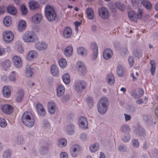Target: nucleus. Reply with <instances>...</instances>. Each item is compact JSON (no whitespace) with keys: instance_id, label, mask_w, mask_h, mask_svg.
<instances>
[{"instance_id":"aec40b11","label":"nucleus","mask_w":158,"mask_h":158,"mask_svg":"<svg viewBox=\"0 0 158 158\" xmlns=\"http://www.w3.org/2000/svg\"><path fill=\"white\" fill-rule=\"evenodd\" d=\"M56 107L55 104L53 101H51L48 104V109L49 112L51 114H53L55 113Z\"/></svg>"},{"instance_id":"bf43d9fd","label":"nucleus","mask_w":158,"mask_h":158,"mask_svg":"<svg viewBox=\"0 0 158 158\" xmlns=\"http://www.w3.org/2000/svg\"><path fill=\"white\" fill-rule=\"evenodd\" d=\"M128 61L129 64L131 66H132L134 63V60L133 58L131 57H130L128 59Z\"/></svg>"},{"instance_id":"a19ab883","label":"nucleus","mask_w":158,"mask_h":158,"mask_svg":"<svg viewBox=\"0 0 158 158\" xmlns=\"http://www.w3.org/2000/svg\"><path fill=\"white\" fill-rule=\"evenodd\" d=\"M117 74L119 77H122L123 75V71L122 66L119 65L117 68Z\"/></svg>"},{"instance_id":"c03bdc74","label":"nucleus","mask_w":158,"mask_h":158,"mask_svg":"<svg viewBox=\"0 0 158 158\" xmlns=\"http://www.w3.org/2000/svg\"><path fill=\"white\" fill-rule=\"evenodd\" d=\"M141 2V0H131L132 4L135 8L138 7Z\"/></svg>"},{"instance_id":"c756f323","label":"nucleus","mask_w":158,"mask_h":158,"mask_svg":"<svg viewBox=\"0 0 158 158\" xmlns=\"http://www.w3.org/2000/svg\"><path fill=\"white\" fill-rule=\"evenodd\" d=\"M3 23L4 25L7 27L10 26L12 23V19L9 16H6L3 19Z\"/></svg>"},{"instance_id":"774afa93","label":"nucleus","mask_w":158,"mask_h":158,"mask_svg":"<svg viewBox=\"0 0 158 158\" xmlns=\"http://www.w3.org/2000/svg\"><path fill=\"white\" fill-rule=\"evenodd\" d=\"M124 115L125 116V119L126 121L129 120L131 119V116L130 115L125 114H124Z\"/></svg>"},{"instance_id":"0e129e2a","label":"nucleus","mask_w":158,"mask_h":158,"mask_svg":"<svg viewBox=\"0 0 158 158\" xmlns=\"http://www.w3.org/2000/svg\"><path fill=\"white\" fill-rule=\"evenodd\" d=\"M130 139V136L129 134H128L127 136H125L123 138L124 141L127 142Z\"/></svg>"},{"instance_id":"7ed1b4c3","label":"nucleus","mask_w":158,"mask_h":158,"mask_svg":"<svg viewBox=\"0 0 158 158\" xmlns=\"http://www.w3.org/2000/svg\"><path fill=\"white\" fill-rule=\"evenodd\" d=\"M23 39L25 42H35L37 40L36 34L34 32L28 31L26 32L23 36Z\"/></svg>"},{"instance_id":"cd10ccee","label":"nucleus","mask_w":158,"mask_h":158,"mask_svg":"<svg viewBox=\"0 0 158 158\" xmlns=\"http://www.w3.org/2000/svg\"><path fill=\"white\" fill-rule=\"evenodd\" d=\"M26 27V23L23 20L20 21L19 23L18 26V29L20 31H23Z\"/></svg>"},{"instance_id":"412c9836","label":"nucleus","mask_w":158,"mask_h":158,"mask_svg":"<svg viewBox=\"0 0 158 158\" xmlns=\"http://www.w3.org/2000/svg\"><path fill=\"white\" fill-rule=\"evenodd\" d=\"M51 71L52 75L54 76L57 77L59 74L58 68L55 64H53L51 66Z\"/></svg>"},{"instance_id":"473e14b6","label":"nucleus","mask_w":158,"mask_h":158,"mask_svg":"<svg viewBox=\"0 0 158 158\" xmlns=\"http://www.w3.org/2000/svg\"><path fill=\"white\" fill-rule=\"evenodd\" d=\"M24 95V93L23 90L20 89L17 94L16 101L18 102L21 101L22 98Z\"/></svg>"},{"instance_id":"f8f14e48","label":"nucleus","mask_w":158,"mask_h":158,"mask_svg":"<svg viewBox=\"0 0 158 158\" xmlns=\"http://www.w3.org/2000/svg\"><path fill=\"white\" fill-rule=\"evenodd\" d=\"M91 48H93V50L92 59L93 60H95L97 58L98 55V46L96 43H93L91 44Z\"/></svg>"},{"instance_id":"9d476101","label":"nucleus","mask_w":158,"mask_h":158,"mask_svg":"<svg viewBox=\"0 0 158 158\" xmlns=\"http://www.w3.org/2000/svg\"><path fill=\"white\" fill-rule=\"evenodd\" d=\"M79 124L80 127L85 129L88 127V122L86 119L84 117H80L79 120Z\"/></svg>"},{"instance_id":"a18cd8bd","label":"nucleus","mask_w":158,"mask_h":158,"mask_svg":"<svg viewBox=\"0 0 158 158\" xmlns=\"http://www.w3.org/2000/svg\"><path fill=\"white\" fill-rule=\"evenodd\" d=\"M121 130L122 132L128 133L129 132L130 129L128 126L126 125H124L121 127Z\"/></svg>"},{"instance_id":"338daca9","label":"nucleus","mask_w":158,"mask_h":158,"mask_svg":"<svg viewBox=\"0 0 158 158\" xmlns=\"http://www.w3.org/2000/svg\"><path fill=\"white\" fill-rule=\"evenodd\" d=\"M5 49L0 47V56L3 55L5 53Z\"/></svg>"},{"instance_id":"ddd939ff","label":"nucleus","mask_w":158,"mask_h":158,"mask_svg":"<svg viewBox=\"0 0 158 158\" xmlns=\"http://www.w3.org/2000/svg\"><path fill=\"white\" fill-rule=\"evenodd\" d=\"M112 55V51L109 48H106L104 50L103 53V56L104 58L106 60H108L110 59Z\"/></svg>"},{"instance_id":"ea45409f","label":"nucleus","mask_w":158,"mask_h":158,"mask_svg":"<svg viewBox=\"0 0 158 158\" xmlns=\"http://www.w3.org/2000/svg\"><path fill=\"white\" fill-rule=\"evenodd\" d=\"M77 52L79 55L83 56L86 54V51L84 48L80 47L77 48Z\"/></svg>"},{"instance_id":"603ef678","label":"nucleus","mask_w":158,"mask_h":158,"mask_svg":"<svg viewBox=\"0 0 158 158\" xmlns=\"http://www.w3.org/2000/svg\"><path fill=\"white\" fill-rule=\"evenodd\" d=\"M11 156V153L9 150H7L4 153L3 157V158H10Z\"/></svg>"},{"instance_id":"3c124183","label":"nucleus","mask_w":158,"mask_h":158,"mask_svg":"<svg viewBox=\"0 0 158 158\" xmlns=\"http://www.w3.org/2000/svg\"><path fill=\"white\" fill-rule=\"evenodd\" d=\"M87 102L90 108L93 106L94 103L93 101V99L91 97H87Z\"/></svg>"},{"instance_id":"6e6d98bb","label":"nucleus","mask_w":158,"mask_h":158,"mask_svg":"<svg viewBox=\"0 0 158 158\" xmlns=\"http://www.w3.org/2000/svg\"><path fill=\"white\" fill-rule=\"evenodd\" d=\"M134 56L137 57L138 59L141 57V52L140 50H137L136 51H135L133 52Z\"/></svg>"},{"instance_id":"4be33fe9","label":"nucleus","mask_w":158,"mask_h":158,"mask_svg":"<svg viewBox=\"0 0 158 158\" xmlns=\"http://www.w3.org/2000/svg\"><path fill=\"white\" fill-rule=\"evenodd\" d=\"M37 56V53L36 51H31L27 56L26 58L28 60H31L36 58Z\"/></svg>"},{"instance_id":"39448f33","label":"nucleus","mask_w":158,"mask_h":158,"mask_svg":"<svg viewBox=\"0 0 158 158\" xmlns=\"http://www.w3.org/2000/svg\"><path fill=\"white\" fill-rule=\"evenodd\" d=\"M86 86V82L82 80L77 81L74 85L75 89L78 92H81L83 91Z\"/></svg>"},{"instance_id":"4c0bfd02","label":"nucleus","mask_w":158,"mask_h":158,"mask_svg":"<svg viewBox=\"0 0 158 158\" xmlns=\"http://www.w3.org/2000/svg\"><path fill=\"white\" fill-rule=\"evenodd\" d=\"M141 3L143 6L147 9H150L152 8L151 4L147 0H144L142 1Z\"/></svg>"},{"instance_id":"20e7f679","label":"nucleus","mask_w":158,"mask_h":158,"mask_svg":"<svg viewBox=\"0 0 158 158\" xmlns=\"http://www.w3.org/2000/svg\"><path fill=\"white\" fill-rule=\"evenodd\" d=\"M46 17L49 21L54 20L56 17V14L54 9L49 5H47L45 8Z\"/></svg>"},{"instance_id":"5fc2aeb1","label":"nucleus","mask_w":158,"mask_h":158,"mask_svg":"<svg viewBox=\"0 0 158 158\" xmlns=\"http://www.w3.org/2000/svg\"><path fill=\"white\" fill-rule=\"evenodd\" d=\"M21 9L23 14L25 15L27 12V10L24 5H23L21 6Z\"/></svg>"},{"instance_id":"a878e982","label":"nucleus","mask_w":158,"mask_h":158,"mask_svg":"<svg viewBox=\"0 0 158 158\" xmlns=\"http://www.w3.org/2000/svg\"><path fill=\"white\" fill-rule=\"evenodd\" d=\"M128 16L130 19L131 21L134 22H137V19L135 13L132 11H130L128 13Z\"/></svg>"},{"instance_id":"c9c22d12","label":"nucleus","mask_w":158,"mask_h":158,"mask_svg":"<svg viewBox=\"0 0 158 158\" xmlns=\"http://www.w3.org/2000/svg\"><path fill=\"white\" fill-rule=\"evenodd\" d=\"M62 79L65 84H69L70 81V78L69 74L67 73L64 74L62 77Z\"/></svg>"},{"instance_id":"5701e85b","label":"nucleus","mask_w":158,"mask_h":158,"mask_svg":"<svg viewBox=\"0 0 158 158\" xmlns=\"http://www.w3.org/2000/svg\"><path fill=\"white\" fill-rule=\"evenodd\" d=\"M42 18V16L41 14H37L32 17V20L35 23H40Z\"/></svg>"},{"instance_id":"6ab92c4d","label":"nucleus","mask_w":158,"mask_h":158,"mask_svg":"<svg viewBox=\"0 0 158 158\" xmlns=\"http://www.w3.org/2000/svg\"><path fill=\"white\" fill-rule=\"evenodd\" d=\"M65 88L61 85H59L56 88L57 95L58 97L62 96L65 92Z\"/></svg>"},{"instance_id":"680f3d73","label":"nucleus","mask_w":158,"mask_h":158,"mask_svg":"<svg viewBox=\"0 0 158 158\" xmlns=\"http://www.w3.org/2000/svg\"><path fill=\"white\" fill-rule=\"evenodd\" d=\"M144 94V91L143 90L141 89H139L138 91V95H139V98L142 96Z\"/></svg>"},{"instance_id":"4468645a","label":"nucleus","mask_w":158,"mask_h":158,"mask_svg":"<svg viewBox=\"0 0 158 158\" xmlns=\"http://www.w3.org/2000/svg\"><path fill=\"white\" fill-rule=\"evenodd\" d=\"M28 6L31 10H35L39 8L40 5L37 2L31 0L29 2Z\"/></svg>"},{"instance_id":"f257e3e1","label":"nucleus","mask_w":158,"mask_h":158,"mask_svg":"<svg viewBox=\"0 0 158 158\" xmlns=\"http://www.w3.org/2000/svg\"><path fill=\"white\" fill-rule=\"evenodd\" d=\"M108 106V99L105 97H102L98 102V111L101 114L105 113L107 110Z\"/></svg>"},{"instance_id":"dca6fc26","label":"nucleus","mask_w":158,"mask_h":158,"mask_svg":"<svg viewBox=\"0 0 158 158\" xmlns=\"http://www.w3.org/2000/svg\"><path fill=\"white\" fill-rule=\"evenodd\" d=\"M78 70L81 74L84 75L86 72V68L83 62L80 61L77 63Z\"/></svg>"},{"instance_id":"09e8293b","label":"nucleus","mask_w":158,"mask_h":158,"mask_svg":"<svg viewBox=\"0 0 158 158\" xmlns=\"http://www.w3.org/2000/svg\"><path fill=\"white\" fill-rule=\"evenodd\" d=\"M115 5L121 11H123L124 9V5L120 2H117L115 3Z\"/></svg>"},{"instance_id":"2eb2a0df","label":"nucleus","mask_w":158,"mask_h":158,"mask_svg":"<svg viewBox=\"0 0 158 158\" xmlns=\"http://www.w3.org/2000/svg\"><path fill=\"white\" fill-rule=\"evenodd\" d=\"M36 108L37 112L40 115L43 116L45 115L46 111L41 104H37L36 105Z\"/></svg>"},{"instance_id":"e433bc0d","label":"nucleus","mask_w":158,"mask_h":158,"mask_svg":"<svg viewBox=\"0 0 158 158\" xmlns=\"http://www.w3.org/2000/svg\"><path fill=\"white\" fill-rule=\"evenodd\" d=\"M74 126L73 124H70L67 127L66 131L68 134H72L73 133Z\"/></svg>"},{"instance_id":"de8ad7c7","label":"nucleus","mask_w":158,"mask_h":158,"mask_svg":"<svg viewBox=\"0 0 158 158\" xmlns=\"http://www.w3.org/2000/svg\"><path fill=\"white\" fill-rule=\"evenodd\" d=\"M151 158H158V150L156 149L150 153Z\"/></svg>"},{"instance_id":"f704fd0d","label":"nucleus","mask_w":158,"mask_h":158,"mask_svg":"<svg viewBox=\"0 0 158 158\" xmlns=\"http://www.w3.org/2000/svg\"><path fill=\"white\" fill-rule=\"evenodd\" d=\"M99 148V144L97 143L92 144L90 147V151L92 152H95L98 150Z\"/></svg>"},{"instance_id":"37998d69","label":"nucleus","mask_w":158,"mask_h":158,"mask_svg":"<svg viewBox=\"0 0 158 158\" xmlns=\"http://www.w3.org/2000/svg\"><path fill=\"white\" fill-rule=\"evenodd\" d=\"M67 144V141L65 139H61L59 141V146L62 147L66 146Z\"/></svg>"},{"instance_id":"a211bd4d","label":"nucleus","mask_w":158,"mask_h":158,"mask_svg":"<svg viewBox=\"0 0 158 158\" xmlns=\"http://www.w3.org/2000/svg\"><path fill=\"white\" fill-rule=\"evenodd\" d=\"M72 33V31L71 28L69 27H67L64 30L63 35L64 38H68L71 36Z\"/></svg>"},{"instance_id":"7c9ffc66","label":"nucleus","mask_w":158,"mask_h":158,"mask_svg":"<svg viewBox=\"0 0 158 158\" xmlns=\"http://www.w3.org/2000/svg\"><path fill=\"white\" fill-rule=\"evenodd\" d=\"M2 93L4 96L6 97H8L10 95V91L9 88L6 86L3 87Z\"/></svg>"},{"instance_id":"49530a36","label":"nucleus","mask_w":158,"mask_h":158,"mask_svg":"<svg viewBox=\"0 0 158 158\" xmlns=\"http://www.w3.org/2000/svg\"><path fill=\"white\" fill-rule=\"evenodd\" d=\"M143 10L142 9H139L136 14L137 19H141L143 16Z\"/></svg>"},{"instance_id":"423d86ee","label":"nucleus","mask_w":158,"mask_h":158,"mask_svg":"<svg viewBox=\"0 0 158 158\" xmlns=\"http://www.w3.org/2000/svg\"><path fill=\"white\" fill-rule=\"evenodd\" d=\"M98 13L99 16L102 19H107L109 17V11L107 8L104 7H102L99 9Z\"/></svg>"},{"instance_id":"2f4dec72","label":"nucleus","mask_w":158,"mask_h":158,"mask_svg":"<svg viewBox=\"0 0 158 158\" xmlns=\"http://www.w3.org/2000/svg\"><path fill=\"white\" fill-rule=\"evenodd\" d=\"M12 64L11 62L9 60H6L3 63L2 66L5 70L9 69Z\"/></svg>"},{"instance_id":"72a5a7b5","label":"nucleus","mask_w":158,"mask_h":158,"mask_svg":"<svg viewBox=\"0 0 158 158\" xmlns=\"http://www.w3.org/2000/svg\"><path fill=\"white\" fill-rule=\"evenodd\" d=\"M107 78V82L109 84L112 85L114 83V79L112 74H109Z\"/></svg>"},{"instance_id":"1a4fd4ad","label":"nucleus","mask_w":158,"mask_h":158,"mask_svg":"<svg viewBox=\"0 0 158 158\" xmlns=\"http://www.w3.org/2000/svg\"><path fill=\"white\" fill-rule=\"evenodd\" d=\"M14 65L17 68L21 67L22 65V62L21 58L18 56H15L12 59Z\"/></svg>"},{"instance_id":"e2e57ef3","label":"nucleus","mask_w":158,"mask_h":158,"mask_svg":"<svg viewBox=\"0 0 158 158\" xmlns=\"http://www.w3.org/2000/svg\"><path fill=\"white\" fill-rule=\"evenodd\" d=\"M68 155L65 152H62L60 154V158H68Z\"/></svg>"},{"instance_id":"6e6552de","label":"nucleus","mask_w":158,"mask_h":158,"mask_svg":"<svg viewBox=\"0 0 158 158\" xmlns=\"http://www.w3.org/2000/svg\"><path fill=\"white\" fill-rule=\"evenodd\" d=\"M81 150V147L77 144L72 145L70 148V151L71 155L73 157L77 156L78 152Z\"/></svg>"},{"instance_id":"864d4df0","label":"nucleus","mask_w":158,"mask_h":158,"mask_svg":"<svg viewBox=\"0 0 158 158\" xmlns=\"http://www.w3.org/2000/svg\"><path fill=\"white\" fill-rule=\"evenodd\" d=\"M10 80L11 81H14L15 79V73L13 71L12 72L11 74L10 75L9 77Z\"/></svg>"},{"instance_id":"58836bf2","label":"nucleus","mask_w":158,"mask_h":158,"mask_svg":"<svg viewBox=\"0 0 158 158\" xmlns=\"http://www.w3.org/2000/svg\"><path fill=\"white\" fill-rule=\"evenodd\" d=\"M151 64V74L152 75H154L156 70V64L154 60H152L150 61Z\"/></svg>"},{"instance_id":"b1692460","label":"nucleus","mask_w":158,"mask_h":158,"mask_svg":"<svg viewBox=\"0 0 158 158\" xmlns=\"http://www.w3.org/2000/svg\"><path fill=\"white\" fill-rule=\"evenodd\" d=\"M73 52V47L71 46H68L65 48L64 53L66 56H70L72 54Z\"/></svg>"},{"instance_id":"4d7b16f0","label":"nucleus","mask_w":158,"mask_h":158,"mask_svg":"<svg viewBox=\"0 0 158 158\" xmlns=\"http://www.w3.org/2000/svg\"><path fill=\"white\" fill-rule=\"evenodd\" d=\"M144 131V130L143 128H139L138 130H137L136 134L138 135H141L143 134Z\"/></svg>"},{"instance_id":"79ce46f5","label":"nucleus","mask_w":158,"mask_h":158,"mask_svg":"<svg viewBox=\"0 0 158 158\" xmlns=\"http://www.w3.org/2000/svg\"><path fill=\"white\" fill-rule=\"evenodd\" d=\"M59 64L60 67L64 68L67 65V63L66 60L64 59H60L59 61Z\"/></svg>"},{"instance_id":"f3484780","label":"nucleus","mask_w":158,"mask_h":158,"mask_svg":"<svg viewBox=\"0 0 158 158\" xmlns=\"http://www.w3.org/2000/svg\"><path fill=\"white\" fill-rule=\"evenodd\" d=\"M35 47L38 50H43L47 48L48 45L44 42H39L35 44Z\"/></svg>"},{"instance_id":"0eeeda50","label":"nucleus","mask_w":158,"mask_h":158,"mask_svg":"<svg viewBox=\"0 0 158 158\" xmlns=\"http://www.w3.org/2000/svg\"><path fill=\"white\" fill-rule=\"evenodd\" d=\"M3 38L6 42L12 41L14 39V35L10 31L6 30L3 32Z\"/></svg>"},{"instance_id":"052dcab7","label":"nucleus","mask_w":158,"mask_h":158,"mask_svg":"<svg viewBox=\"0 0 158 158\" xmlns=\"http://www.w3.org/2000/svg\"><path fill=\"white\" fill-rule=\"evenodd\" d=\"M23 139H22V137H18L17 139V144H22L23 143Z\"/></svg>"},{"instance_id":"69168bd1","label":"nucleus","mask_w":158,"mask_h":158,"mask_svg":"<svg viewBox=\"0 0 158 158\" xmlns=\"http://www.w3.org/2000/svg\"><path fill=\"white\" fill-rule=\"evenodd\" d=\"M131 95L133 97L135 98H139L138 94H137L135 92H131Z\"/></svg>"},{"instance_id":"bb28decb","label":"nucleus","mask_w":158,"mask_h":158,"mask_svg":"<svg viewBox=\"0 0 158 158\" xmlns=\"http://www.w3.org/2000/svg\"><path fill=\"white\" fill-rule=\"evenodd\" d=\"M25 75L27 77H31L33 73V69L28 65L26 67Z\"/></svg>"},{"instance_id":"c85d7f7f","label":"nucleus","mask_w":158,"mask_h":158,"mask_svg":"<svg viewBox=\"0 0 158 158\" xmlns=\"http://www.w3.org/2000/svg\"><path fill=\"white\" fill-rule=\"evenodd\" d=\"M7 10L9 14L12 15H15L17 13L16 8L11 6H9L7 7Z\"/></svg>"},{"instance_id":"8fccbe9b","label":"nucleus","mask_w":158,"mask_h":158,"mask_svg":"<svg viewBox=\"0 0 158 158\" xmlns=\"http://www.w3.org/2000/svg\"><path fill=\"white\" fill-rule=\"evenodd\" d=\"M7 126L6 120L4 118H0V126L1 127H5Z\"/></svg>"},{"instance_id":"9b49d317","label":"nucleus","mask_w":158,"mask_h":158,"mask_svg":"<svg viewBox=\"0 0 158 158\" xmlns=\"http://www.w3.org/2000/svg\"><path fill=\"white\" fill-rule=\"evenodd\" d=\"M2 110L4 113L7 114H10L13 111V107L8 104L3 105L2 107Z\"/></svg>"},{"instance_id":"393cba45","label":"nucleus","mask_w":158,"mask_h":158,"mask_svg":"<svg viewBox=\"0 0 158 158\" xmlns=\"http://www.w3.org/2000/svg\"><path fill=\"white\" fill-rule=\"evenodd\" d=\"M86 13L88 18L89 19H92L94 17V12L91 8H88L86 10Z\"/></svg>"},{"instance_id":"f03ea898","label":"nucleus","mask_w":158,"mask_h":158,"mask_svg":"<svg viewBox=\"0 0 158 158\" xmlns=\"http://www.w3.org/2000/svg\"><path fill=\"white\" fill-rule=\"evenodd\" d=\"M28 114V112H25L22 116V120L26 126L31 127L34 125V119L33 117H31Z\"/></svg>"},{"instance_id":"13d9d810","label":"nucleus","mask_w":158,"mask_h":158,"mask_svg":"<svg viewBox=\"0 0 158 158\" xmlns=\"http://www.w3.org/2000/svg\"><path fill=\"white\" fill-rule=\"evenodd\" d=\"M132 142L133 146L134 147L137 148L139 146V143L138 140L134 139Z\"/></svg>"}]
</instances>
